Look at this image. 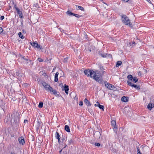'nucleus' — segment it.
Listing matches in <instances>:
<instances>
[{
    "instance_id": "obj_1",
    "label": "nucleus",
    "mask_w": 154,
    "mask_h": 154,
    "mask_svg": "<svg viewBox=\"0 0 154 154\" xmlns=\"http://www.w3.org/2000/svg\"><path fill=\"white\" fill-rule=\"evenodd\" d=\"M84 73L87 76L90 77L91 78L93 79L100 83L101 84L102 83V76L100 74L97 73V71H94L92 70L88 69L85 70Z\"/></svg>"
},
{
    "instance_id": "obj_2",
    "label": "nucleus",
    "mask_w": 154,
    "mask_h": 154,
    "mask_svg": "<svg viewBox=\"0 0 154 154\" xmlns=\"http://www.w3.org/2000/svg\"><path fill=\"white\" fill-rule=\"evenodd\" d=\"M122 20L124 23L126 25L132 26V24L130 22V20L125 15H123L122 17Z\"/></svg>"
},
{
    "instance_id": "obj_3",
    "label": "nucleus",
    "mask_w": 154,
    "mask_h": 154,
    "mask_svg": "<svg viewBox=\"0 0 154 154\" xmlns=\"http://www.w3.org/2000/svg\"><path fill=\"white\" fill-rule=\"evenodd\" d=\"M41 83L42 85L44 87L45 89L46 90L48 91V88L49 87H50V86L43 81H42L41 82Z\"/></svg>"
},
{
    "instance_id": "obj_4",
    "label": "nucleus",
    "mask_w": 154,
    "mask_h": 154,
    "mask_svg": "<svg viewBox=\"0 0 154 154\" xmlns=\"http://www.w3.org/2000/svg\"><path fill=\"white\" fill-rule=\"evenodd\" d=\"M69 90V86L66 84L64 85L63 87H62V90L63 91L64 90L65 93L67 94H68Z\"/></svg>"
},
{
    "instance_id": "obj_5",
    "label": "nucleus",
    "mask_w": 154,
    "mask_h": 154,
    "mask_svg": "<svg viewBox=\"0 0 154 154\" xmlns=\"http://www.w3.org/2000/svg\"><path fill=\"white\" fill-rule=\"evenodd\" d=\"M18 140L20 144H22V145H24L25 143V141L23 137H20L19 138Z\"/></svg>"
},
{
    "instance_id": "obj_6",
    "label": "nucleus",
    "mask_w": 154,
    "mask_h": 154,
    "mask_svg": "<svg viewBox=\"0 0 154 154\" xmlns=\"http://www.w3.org/2000/svg\"><path fill=\"white\" fill-rule=\"evenodd\" d=\"M14 8L16 10L17 14H21L22 13L21 11H20L19 9L17 7V6L15 5L14 6Z\"/></svg>"
},
{
    "instance_id": "obj_7",
    "label": "nucleus",
    "mask_w": 154,
    "mask_h": 154,
    "mask_svg": "<svg viewBox=\"0 0 154 154\" xmlns=\"http://www.w3.org/2000/svg\"><path fill=\"white\" fill-rule=\"evenodd\" d=\"M21 59L25 63H28V59L26 57L24 56V57H21Z\"/></svg>"
},
{
    "instance_id": "obj_8",
    "label": "nucleus",
    "mask_w": 154,
    "mask_h": 154,
    "mask_svg": "<svg viewBox=\"0 0 154 154\" xmlns=\"http://www.w3.org/2000/svg\"><path fill=\"white\" fill-rule=\"evenodd\" d=\"M154 106V104L149 103L147 106V108L150 110H151Z\"/></svg>"
},
{
    "instance_id": "obj_9",
    "label": "nucleus",
    "mask_w": 154,
    "mask_h": 154,
    "mask_svg": "<svg viewBox=\"0 0 154 154\" xmlns=\"http://www.w3.org/2000/svg\"><path fill=\"white\" fill-rule=\"evenodd\" d=\"M101 135L99 131H96L94 133V136L96 137L100 138Z\"/></svg>"
},
{
    "instance_id": "obj_10",
    "label": "nucleus",
    "mask_w": 154,
    "mask_h": 154,
    "mask_svg": "<svg viewBox=\"0 0 154 154\" xmlns=\"http://www.w3.org/2000/svg\"><path fill=\"white\" fill-rule=\"evenodd\" d=\"M30 44L32 46L34 47V48H36V47H37V46H38V43L36 42H30Z\"/></svg>"
},
{
    "instance_id": "obj_11",
    "label": "nucleus",
    "mask_w": 154,
    "mask_h": 154,
    "mask_svg": "<svg viewBox=\"0 0 154 154\" xmlns=\"http://www.w3.org/2000/svg\"><path fill=\"white\" fill-rule=\"evenodd\" d=\"M121 100L123 102H126L128 101V98L125 96H123L122 97Z\"/></svg>"
},
{
    "instance_id": "obj_12",
    "label": "nucleus",
    "mask_w": 154,
    "mask_h": 154,
    "mask_svg": "<svg viewBox=\"0 0 154 154\" xmlns=\"http://www.w3.org/2000/svg\"><path fill=\"white\" fill-rule=\"evenodd\" d=\"M84 103L86 104V105L88 106H91V104L89 101L86 99L85 98L84 101Z\"/></svg>"
},
{
    "instance_id": "obj_13",
    "label": "nucleus",
    "mask_w": 154,
    "mask_h": 154,
    "mask_svg": "<svg viewBox=\"0 0 154 154\" xmlns=\"http://www.w3.org/2000/svg\"><path fill=\"white\" fill-rule=\"evenodd\" d=\"M59 74V73L57 72L55 75L54 81L55 82H57L58 81V76Z\"/></svg>"
},
{
    "instance_id": "obj_14",
    "label": "nucleus",
    "mask_w": 154,
    "mask_h": 154,
    "mask_svg": "<svg viewBox=\"0 0 154 154\" xmlns=\"http://www.w3.org/2000/svg\"><path fill=\"white\" fill-rule=\"evenodd\" d=\"M64 129L66 131L68 132H70V128L68 125H65Z\"/></svg>"
},
{
    "instance_id": "obj_15",
    "label": "nucleus",
    "mask_w": 154,
    "mask_h": 154,
    "mask_svg": "<svg viewBox=\"0 0 154 154\" xmlns=\"http://www.w3.org/2000/svg\"><path fill=\"white\" fill-rule=\"evenodd\" d=\"M115 88L113 85L110 84H109V85H108V86H107V88L110 90H113V89L112 88Z\"/></svg>"
},
{
    "instance_id": "obj_16",
    "label": "nucleus",
    "mask_w": 154,
    "mask_h": 154,
    "mask_svg": "<svg viewBox=\"0 0 154 154\" xmlns=\"http://www.w3.org/2000/svg\"><path fill=\"white\" fill-rule=\"evenodd\" d=\"M111 125L113 127L116 126V122L115 120H112L111 121Z\"/></svg>"
},
{
    "instance_id": "obj_17",
    "label": "nucleus",
    "mask_w": 154,
    "mask_h": 154,
    "mask_svg": "<svg viewBox=\"0 0 154 154\" xmlns=\"http://www.w3.org/2000/svg\"><path fill=\"white\" fill-rule=\"evenodd\" d=\"M99 55H100L103 57L104 58L107 57V54H101L100 53V52H99Z\"/></svg>"
},
{
    "instance_id": "obj_18",
    "label": "nucleus",
    "mask_w": 154,
    "mask_h": 154,
    "mask_svg": "<svg viewBox=\"0 0 154 154\" xmlns=\"http://www.w3.org/2000/svg\"><path fill=\"white\" fill-rule=\"evenodd\" d=\"M98 107L100 109H101L102 110H104V106L103 105H102L99 103V104H98Z\"/></svg>"
},
{
    "instance_id": "obj_19",
    "label": "nucleus",
    "mask_w": 154,
    "mask_h": 154,
    "mask_svg": "<svg viewBox=\"0 0 154 154\" xmlns=\"http://www.w3.org/2000/svg\"><path fill=\"white\" fill-rule=\"evenodd\" d=\"M69 144L70 145L72 144L74 142V140L73 138H71L69 140H68Z\"/></svg>"
},
{
    "instance_id": "obj_20",
    "label": "nucleus",
    "mask_w": 154,
    "mask_h": 154,
    "mask_svg": "<svg viewBox=\"0 0 154 154\" xmlns=\"http://www.w3.org/2000/svg\"><path fill=\"white\" fill-rule=\"evenodd\" d=\"M55 137L57 139L60 138V135L57 132H56Z\"/></svg>"
},
{
    "instance_id": "obj_21",
    "label": "nucleus",
    "mask_w": 154,
    "mask_h": 154,
    "mask_svg": "<svg viewBox=\"0 0 154 154\" xmlns=\"http://www.w3.org/2000/svg\"><path fill=\"white\" fill-rule=\"evenodd\" d=\"M122 64V62L121 61H118L117 62L116 65V67H117L120 66Z\"/></svg>"
},
{
    "instance_id": "obj_22",
    "label": "nucleus",
    "mask_w": 154,
    "mask_h": 154,
    "mask_svg": "<svg viewBox=\"0 0 154 154\" xmlns=\"http://www.w3.org/2000/svg\"><path fill=\"white\" fill-rule=\"evenodd\" d=\"M66 14L68 15H73V13H72L70 11H68L66 12Z\"/></svg>"
},
{
    "instance_id": "obj_23",
    "label": "nucleus",
    "mask_w": 154,
    "mask_h": 154,
    "mask_svg": "<svg viewBox=\"0 0 154 154\" xmlns=\"http://www.w3.org/2000/svg\"><path fill=\"white\" fill-rule=\"evenodd\" d=\"M127 78L131 81H132L133 79V76L131 75H129L127 76Z\"/></svg>"
},
{
    "instance_id": "obj_24",
    "label": "nucleus",
    "mask_w": 154,
    "mask_h": 154,
    "mask_svg": "<svg viewBox=\"0 0 154 154\" xmlns=\"http://www.w3.org/2000/svg\"><path fill=\"white\" fill-rule=\"evenodd\" d=\"M133 87H134V88H135L137 89H140V86L137 85L135 84H133Z\"/></svg>"
},
{
    "instance_id": "obj_25",
    "label": "nucleus",
    "mask_w": 154,
    "mask_h": 154,
    "mask_svg": "<svg viewBox=\"0 0 154 154\" xmlns=\"http://www.w3.org/2000/svg\"><path fill=\"white\" fill-rule=\"evenodd\" d=\"M43 103L42 102H40L39 103L38 107L39 108H42L43 107Z\"/></svg>"
},
{
    "instance_id": "obj_26",
    "label": "nucleus",
    "mask_w": 154,
    "mask_h": 154,
    "mask_svg": "<svg viewBox=\"0 0 154 154\" xmlns=\"http://www.w3.org/2000/svg\"><path fill=\"white\" fill-rule=\"evenodd\" d=\"M41 123L38 120V121L37 127V129H39L40 128V125H41Z\"/></svg>"
},
{
    "instance_id": "obj_27",
    "label": "nucleus",
    "mask_w": 154,
    "mask_h": 154,
    "mask_svg": "<svg viewBox=\"0 0 154 154\" xmlns=\"http://www.w3.org/2000/svg\"><path fill=\"white\" fill-rule=\"evenodd\" d=\"M68 60V57H67L64 58V59L63 60V62L64 63H66L67 62Z\"/></svg>"
},
{
    "instance_id": "obj_28",
    "label": "nucleus",
    "mask_w": 154,
    "mask_h": 154,
    "mask_svg": "<svg viewBox=\"0 0 154 154\" xmlns=\"http://www.w3.org/2000/svg\"><path fill=\"white\" fill-rule=\"evenodd\" d=\"M18 35L19 37L21 38V39H23V36L21 32H19L18 33Z\"/></svg>"
},
{
    "instance_id": "obj_29",
    "label": "nucleus",
    "mask_w": 154,
    "mask_h": 154,
    "mask_svg": "<svg viewBox=\"0 0 154 154\" xmlns=\"http://www.w3.org/2000/svg\"><path fill=\"white\" fill-rule=\"evenodd\" d=\"M54 90L53 89V88L50 86V87L48 88V91H50L51 92H53L54 91Z\"/></svg>"
},
{
    "instance_id": "obj_30",
    "label": "nucleus",
    "mask_w": 154,
    "mask_h": 154,
    "mask_svg": "<svg viewBox=\"0 0 154 154\" xmlns=\"http://www.w3.org/2000/svg\"><path fill=\"white\" fill-rule=\"evenodd\" d=\"M73 15L78 18L82 17V15H79L78 14H75L74 13L73 14Z\"/></svg>"
},
{
    "instance_id": "obj_31",
    "label": "nucleus",
    "mask_w": 154,
    "mask_h": 154,
    "mask_svg": "<svg viewBox=\"0 0 154 154\" xmlns=\"http://www.w3.org/2000/svg\"><path fill=\"white\" fill-rule=\"evenodd\" d=\"M76 7L77 6V5H76ZM78 8L80 10H81L82 11H84V8L80 6H78Z\"/></svg>"
},
{
    "instance_id": "obj_32",
    "label": "nucleus",
    "mask_w": 154,
    "mask_h": 154,
    "mask_svg": "<svg viewBox=\"0 0 154 154\" xmlns=\"http://www.w3.org/2000/svg\"><path fill=\"white\" fill-rule=\"evenodd\" d=\"M127 83H128V85L129 86L133 87V86L134 84H133L131 82L129 81H128Z\"/></svg>"
},
{
    "instance_id": "obj_33",
    "label": "nucleus",
    "mask_w": 154,
    "mask_h": 154,
    "mask_svg": "<svg viewBox=\"0 0 154 154\" xmlns=\"http://www.w3.org/2000/svg\"><path fill=\"white\" fill-rule=\"evenodd\" d=\"M133 81L135 83L137 82L138 81V79L137 77H134L133 78Z\"/></svg>"
},
{
    "instance_id": "obj_34",
    "label": "nucleus",
    "mask_w": 154,
    "mask_h": 154,
    "mask_svg": "<svg viewBox=\"0 0 154 154\" xmlns=\"http://www.w3.org/2000/svg\"><path fill=\"white\" fill-rule=\"evenodd\" d=\"M137 154H142L140 152V149L137 146Z\"/></svg>"
},
{
    "instance_id": "obj_35",
    "label": "nucleus",
    "mask_w": 154,
    "mask_h": 154,
    "mask_svg": "<svg viewBox=\"0 0 154 154\" xmlns=\"http://www.w3.org/2000/svg\"><path fill=\"white\" fill-rule=\"evenodd\" d=\"M67 137L65 136H63L62 140L63 142L64 141H66V140Z\"/></svg>"
},
{
    "instance_id": "obj_36",
    "label": "nucleus",
    "mask_w": 154,
    "mask_h": 154,
    "mask_svg": "<svg viewBox=\"0 0 154 154\" xmlns=\"http://www.w3.org/2000/svg\"><path fill=\"white\" fill-rule=\"evenodd\" d=\"M117 128L116 126L115 127H113V130L115 132V133L117 134Z\"/></svg>"
},
{
    "instance_id": "obj_37",
    "label": "nucleus",
    "mask_w": 154,
    "mask_h": 154,
    "mask_svg": "<svg viewBox=\"0 0 154 154\" xmlns=\"http://www.w3.org/2000/svg\"><path fill=\"white\" fill-rule=\"evenodd\" d=\"M37 47H36V48H38L40 49H42V46H41L38 44V46H37Z\"/></svg>"
},
{
    "instance_id": "obj_38",
    "label": "nucleus",
    "mask_w": 154,
    "mask_h": 154,
    "mask_svg": "<svg viewBox=\"0 0 154 154\" xmlns=\"http://www.w3.org/2000/svg\"><path fill=\"white\" fill-rule=\"evenodd\" d=\"M104 84L105 85V86L107 88V86H108V85H109V83L107 82H105Z\"/></svg>"
},
{
    "instance_id": "obj_39",
    "label": "nucleus",
    "mask_w": 154,
    "mask_h": 154,
    "mask_svg": "<svg viewBox=\"0 0 154 154\" xmlns=\"http://www.w3.org/2000/svg\"><path fill=\"white\" fill-rule=\"evenodd\" d=\"M29 62L28 63H29V65H32L33 64V62H32V61L31 60H30L28 59Z\"/></svg>"
},
{
    "instance_id": "obj_40",
    "label": "nucleus",
    "mask_w": 154,
    "mask_h": 154,
    "mask_svg": "<svg viewBox=\"0 0 154 154\" xmlns=\"http://www.w3.org/2000/svg\"><path fill=\"white\" fill-rule=\"evenodd\" d=\"M20 74V71H17L16 72V75L19 76Z\"/></svg>"
},
{
    "instance_id": "obj_41",
    "label": "nucleus",
    "mask_w": 154,
    "mask_h": 154,
    "mask_svg": "<svg viewBox=\"0 0 154 154\" xmlns=\"http://www.w3.org/2000/svg\"><path fill=\"white\" fill-rule=\"evenodd\" d=\"M95 144L96 146H100V144L99 143H96Z\"/></svg>"
},
{
    "instance_id": "obj_42",
    "label": "nucleus",
    "mask_w": 154,
    "mask_h": 154,
    "mask_svg": "<svg viewBox=\"0 0 154 154\" xmlns=\"http://www.w3.org/2000/svg\"><path fill=\"white\" fill-rule=\"evenodd\" d=\"M38 60L39 62H42L43 61V60L40 58H38Z\"/></svg>"
},
{
    "instance_id": "obj_43",
    "label": "nucleus",
    "mask_w": 154,
    "mask_h": 154,
    "mask_svg": "<svg viewBox=\"0 0 154 154\" xmlns=\"http://www.w3.org/2000/svg\"><path fill=\"white\" fill-rule=\"evenodd\" d=\"M53 92V94L55 95H56V94H57V93L58 92H57L54 90V91Z\"/></svg>"
},
{
    "instance_id": "obj_44",
    "label": "nucleus",
    "mask_w": 154,
    "mask_h": 154,
    "mask_svg": "<svg viewBox=\"0 0 154 154\" xmlns=\"http://www.w3.org/2000/svg\"><path fill=\"white\" fill-rule=\"evenodd\" d=\"M83 104V102L82 101H80L79 103V105L80 106H82Z\"/></svg>"
},
{
    "instance_id": "obj_45",
    "label": "nucleus",
    "mask_w": 154,
    "mask_h": 154,
    "mask_svg": "<svg viewBox=\"0 0 154 154\" xmlns=\"http://www.w3.org/2000/svg\"><path fill=\"white\" fill-rule=\"evenodd\" d=\"M2 106H1V108L3 109L4 110V108L5 106V104L4 103H3L2 102Z\"/></svg>"
},
{
    "instance_id": "obj_46",
    "label": "nucleus",
    "mask_w": 154,
    "mask_h": 154,
    "mask_svg": "<svg viewBox=\"0 0 154 154\" xmlns=\"http://www.w3.org/2000/svg\"><path fill=\"white\" fill-rule=\"evenodd\" d=\"M143 72H144L145 73H146L147 72V70L143 68Z\"/></svg>"
},
{
    "instance_id": "obj_47",
    "label": "nucleus",
    "mask_w": 154,
    "mask_h": 154,
    "mask_svg": "<svg viewBox=\"0 0 154 154\" xmlns=\"http://www.w3.org/2000/svg\"><path fill=\"white\" fill-rule=\"evenodd\" d=\"M19 16L20 17V18H23V16L22 13L21 14H19Z\"/></svg>"
},
{
    "instance_id": "obj_48",
    "label": "nucleus",
    "mask_w": 154,
    "mask_h": 154,
    "mask_svg": "<svg viewBox=\"0 0 154 154\" xmlns=\"http://www.w3.org/2000/svg\"><path fill=\"white\" fill-rule=\"evenodd\" d=\"M56 96H58L59 97H60V93L59 92H58L57 93V94H56V95H55Z\"/></svg>"
},
{
    "instance_id": "obj_49",
    "label": "nucleus",
    "mask_w": 154,
    "mask_h": 154,
    "mask_svg": "<svg viewBox=\"0 0 154 154\" xmlns=\"http://www.w3.org/2000/svg\"><path fill=\"white\" fill-rule=\"evenodd\" d=\"M3 31V29L2 27H0V34Z\"/></svg>"
},
{
    "instance_id": "obj_50",
    "label": "nucleus",
    "mask_w": 154,
    "mask_h": 154,
    "mask_svg": "<svg viewBox=\"0 0 154 154\" xmlns=\"http://www.w3.org/2000/svg\"><path fill=\"white\" fill-rule=\"evenodd\" d=\"M4 17L3 16H2L0 17V19L1 20H2L4 19Z\"/></svg>"
},
{
    "instance_id": "obj_51",
    "label": "nucleus",
    "mask_w": 154,
    "mask_h": 154,
    "mask_svg": "<svg viewBox=\"0 0 154 154\" xmlns=\"http://www.w3.org/2000/svg\"><path fill=\"white\" fill-rule=\"evenodd\" d=\"M107 57H110V58H112V56L111 54H107Z\"/></svg>"
},
{
    "instance_id": "obj_52",
    "label": "nucleus",
    "mask_w": 154,
    "mask_h": 154,
    "mask_svg": "<svg viewBox=\"0 0 154 154\" xmlns=\"http://www.w3.org/2000/svg\"><path fill=\"white\" fill-rule=\"evenodd\" d=\"M28 122V120L27 119H25L24 120V123H26Z\"/></svg>"
},
{
    "instance_id": "obj_53",
    "label": "nucleus",
    "mask_w": 154,
    "mask_h": 154,
    "mask_svg": "<svg viewBox=\"0 0 154 154\" xmlns=\"http://www.w3.org/2000/svg\"><path fill=\"white\" fill-rule=\"evenodd\" d=\"M138 75L139 76L141 75V72L140 71L138 73Z\"/></svg>"
},
{
    "instance_id": "obj_54",
    "label": "nucleus",
    "mask_w": 154,
    "mask_h": 154,
    "mask_svg": "<svg viewBox=\"0 0 154 154\" xmlns=\"http://www.w3.org/2000/svg\"><path fill=\"white\" fill-rule=\"evenodd\" d=\"M35 7H36V8H37L38 7V5L37 4H35L34 5Z\"/></svg>"
},
{
    "instance_id": "obj_55",
    "label": "nucleus",
    "mask_w": 154,
    "mask_h": 154,
    "mask_svg": "<svg viewBox=\"0 0 154 154\" xmlns=\"http://www.w3.org/2000/svg\"><path fill=\"white\" fill-rule=\"evenodd\" d=\"M58 140V142L59 143H60V138H59L57 139Z\"/></svg>"
},
{
    "instance_id": "obj_56",
    "label": "nucleus",
    "mask_w": 154,
    "mask_h": 154,
    "mask_svg": "<svg viewBox=\"0 0 154 154\" xmlns=\"http://www.w3.org/2000/svg\"><path fill=\"white\" fill-rule=\"evenodd\" d=\"M63 84L62 83L60 84V85H59V86H61L62 87H63Z\"/></svg>"
},
{
    "instance_id": "obj_57",
    "label": "nucleus",
    "mask_w": 154,
    "mask_h": 154,
    "mask_svg": "<svg viewBox=\"0 0 154 154\" xmlns=\"http://www.w3.org/2000/svg\"><path fill=\"white\" fill-rule=\"evenodd\" d=\"M147 1H148L149 3H151V1L150 0H146Z\"/></svg>"
},
{
    "instance_id": "obj_58",
    "label": "nucleus",
    "mask_w": 154,
    "mask_h": 154,
    "mask_svg": "<svg viewBox=\"0 0 154 154\" xmlns=\"http://www.w3.org/2000/svg\"><path fill=\"white\" fill-rule=\"evenodd\" d=\"M11 154H15V153L14 152H11Z\"/></svg>"
},
{
    "instance_id": "obj_59",
    "label": "nucleus",
    "mask_w": 154,
    "mask_h": 154,
    "mask_svg": "<svg viewBox=\"0 0 154 154\" xmlns=\"http://www.w3.org/2000/svg\"><path fill=\"white\" fill-rule=\"evenodd\" d=\"M67 146V145H66V144H65V146H64V147L63 148H65Z\"/></svg>"
},
{
    "instance_id": "obj_60",
    "label": "nucleus",
    "mask_w": 154,
    "mask_h": 154,
    "mask_svg": "<svg viewBox=\"0 0 154 154\" xmlns=\"http://www.w3.org/2000/svg\"><path fill=\"white\" fill-rule=\"evenodd\" d=\"M60 30L61 32H62V31H63V30L62 29H61L60 28Z\"/></svg>"
},
{
    "instance_id": "obj_61",
    "label": "nucleus",
    "mask_w": 154,
    "mask_h": 154,
    "mask_svg": "<svg viewBox=\"0 0 154 154\" xmlns=\"http://www.w3.org/2000/svg\"><path fill=\"white\" fill-rule=\"evenodd\" d=\"M62 149H61V150L59 151V152H60V154L61 152H62Z\"/></svg>"
},
{
    "instance_id": "obj_62",
    "label": "nucleus",
    "mask_w": 154,
    "mask_h": 154,
    "mask_svg": "<svg viewBox=\"0 0 154 154\" xmlns=\"http://www.w3.org/2000/svg\"><path fill=\"white\" fill-rule=\"evenodd\" d=\"M135 44V42H132V44Z\"/></svg>"
},
{
    "instance_id": "obj_63",
    "label": "nucleus",
    "mask_w": 154,
    "mask_h": 154,
    "mask_svg": "<svg viewBox=\"0 0 154 154\" xmlns=\"http://www.w3.org/2000/svg\"><path fill=\"white\" fill-rule=\"evenodd\" d=\"M23 20H22L21 21V24H23Z\"/></svg>"
},
{
    "instance_id": "obj_64",
    "label": "nucleus",
    "mask_w": 154,
    "mask_h": 154,
    "mask_svg": "<svg viewBox=\"0 0 154 154\" xmlns=\"http://www.w3.org/2000/svg\"><path fill=\"white\" fill-rule=\"evenodd\" d=\"M94 105H95V106H98V105H97L96 104H95Z\"/></svg>"
}]
</instances>
